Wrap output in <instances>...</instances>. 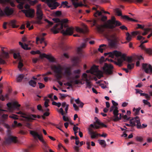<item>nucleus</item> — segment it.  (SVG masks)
Instances as JSON below:
<instances>
[{
	"label": "nucleus",
	"mask_w": 152,
	"mask_h": 152,
	"mask_svg": "<svg viewBox=\"0 0 152 152\" xmlns=\"http://www.w3.org/2000/svg\"><path fill=\"white\" fill-rule=\"evenodd\" d=\"M53 20L55 23H57L56 25L51 28V31L54 34L58 33L59 31L62 29L63 27L66 28L65 31L63 29L62 32L64 35H71L73 33L74 28L72 27H67L66 23L68 22V20L64 19L61 20L58 18H53Z\"/></svg>",
	"instance_id": "f257e3e1"
},
{
	"label": "nucleus",
	"mask_w": 152,
	"mask_h": 152,
	"mask_svg": "<svg viewBox=\"0 0 152 152\" xmlns=\"http://www.w3.org/2000/svg\"><path fill=\"white\" fill-rule=\"evenodd\" d=\"M121 23L119 21L116 20L114 16L111 17V19L107 21V23L104 25H98L96 26V28L98 32L101 33H103L104 31V27L113 29L115 27L120 26Z\"/></svg>",
	"instance_id": "f03ea898"
},
{
	"label": "nucleus",
	"mask_w": 152,
	"mask_h": 152,
	"mask_svg": "<svg viewBox=\"0 0 152 152\" xmlns=\"http://www.w3.org/2000/svg\"><path fill=\"white\" fill-rule=\"evenodd\" d=\"M90 38H86L84 40V42L82 43L80 46L77 48V52L79 56L75 57L73 58V61L74 62V66H77L78 63L80 61V58L83 56V52L82 50L83 48H85L86 46V43L89 40Z\"/></svg>",
	"instance_id": "7ed1b4c3"
},
{
	"label": "nucleus",
	"mask_w": 152,
	"mask_h": 152,
	"mask_svg": "<svg viewBox=\"0 0 152 152\" xmlns=\"http://www.w3.org/2000/svg\"><path fill=\"white\" fill-rule=\"evenodd\" d=\"M30 133L32 135L35 139L38 138L39 140L43 143L42 147V149L44 152H54L51 149L49 148V147L48 146L46 142L43 139L42 135H39L37 132L34 131H30Z\"/></svg>",
	"instance_id": "20e7f679"
},
{
	"label": "nucleus",
	"mask_w": 152,
	"mask_h": 152,
	"mask_svg": "<svg viewBox=\"0 0 152 152\" xmlns=\"http://www.w3.org/2000/svg\"><path fill=\"white\" fill-rule=\"evenodd\" d=\"M51 69L53 70L55 73V76L56 79L58 80H59L62 78V67L60 65L58 66L54 65L51 66Z\"/></svg>",
	"instance_id": "39448f33"
},
{
	"label": "nucleus",
	"mask_w": 152,
	"mask_h": 152,
	"mask_svg": "<svg viewBox=\"0 0 152 152\" xmlns=\"http://www.w3.org/2000/svg\"><path fill=\"white\" fill-rule=\"evenodd\" d=\"M40 5H38L37 7V19L34 22V23L38 24H41L43 23V22L41 21L43 18V15L42 12L40 7Z\"/></svg>",
	"instance_id": "423d86ee"
},
{
	"label": "nucleus",
	"mask_w": 152,
	"mask_h": 152,
	"mask_svg": "<svg viewBox=\"0 0 152 152\" xmlns=\"http://www.w3.org/2000/svg\"><path fill=\"white\" fill-rule=\"evenodd\" d=\"M110 37L111 39L110 40V45L113 47H116L120 40L118 37L117 36L116 34L114 33L110 34Z\"/></svg>",
	"instance_id": "0eeeda50"
},
{
	"label": "nucleus",
	"mask_w": 152,
	"mask_h": 152,
	"mask_svg": "<svg viewBox=\"0 0 152 152\" xmlns=\"http://www.w3.org/2000/svg\"><path fill=\"white\" fill-rule=\"evenodd\" d=\"M88 133L92 139L97 138L98 136L105 137L107 136V134L103 133L102 134H100L97 133L96 132L94 131V130L91 128H89L88 129Z\"/></svg>",
	"instance_id": "6e6552de"
},
{
	"label": "nucleus",
	"mask_w": 152,
	"mask_h": 152,
	"mask_svg": "<svg viewBox=\"0 0 152 152\" xmlns=\"http://www.w3.org/2000/svg\"><path fill=\"white\" fill-rule=\"evenodd\" d=\"M13 12V9L8 7H6L5 8L4 11H3L0 8V16H3L5 15L7 16H10Z\"/></svg>",
	"instance_id": "1a4fd4ad"
},
{
	"label": "nucleus",
	"mask_w": 152,
	"mask_h": 152,
	"mask_svg": "<svg viewBox=\"0 0 152 152\" xmlns=\"http://www.w3.org/2000/svg\"><path fill=\"white\" fill-rule=\"evenodd\" d=\"M56 0H42V1H46L48 7L52 10L56 9L58 6L59 4L56 1Z\"/></svg>",
	"instance_id": "9d476101"
},
{
	"label": "nucleus",
	"mask_w": 152,
	"mask_h": 152,
	"mask_svg": "<svg viewBox=\"0 0 152 152\" xmlns=\"http://www.w3.org/2000/svg\"><path fill=\"white\" fill-rule=\"evenodd\" d=\"M113 68V66L111 64H108L106 63L104 64L103 67V69L104 72L107 74L110 75L112 74V69Z\"/></svg>",
	"instance_id": "9b49d317"
},
{
	"label": "nucleus",
	"mask_w": 152,
	"mask_h": 152,
	"mask_svg": "<svg viewBox=\"0 0 152 152\" xmlns=\"http://www.w3.org/2000/svg\"><path fill=\"white\" fill-rule=\"evenodd\" d=\"M115 11L118 16H121L123 19H125L128 21H132L136 22L138 21L137 20L130 18L127 15H122L121 12L119 10V8H116L115 10Z\"/></svg>",
	"instance_id": "f8f14e48"
},
{
	"label": "nucleus",
	"mask_w": 152,
	"mask_h": 152,
	"mask_svg": "<svg viewBox=\"0 0 152 152\" xmlns=\"http://www.w3.org/2000/svg\"><path fill=\"white\" fill-rule=\"evenodd\" d=\"M17 142L18 140L16 137L10 136L5 139L4 143L5 144H9L12 142L16 143Z\"/></svg>",
	"instance_id": "ddd939ff"
},
{
	"label": "nucleus",
	"mask_w": 152,
	"mask_h": 152,
	"mask_svg": "<svg viewBox=\"0 0 152 152\" xmlns=\"http://www.w3.org/2000/svg\"><path fill=\"white\" fill-rule=\"evenodd\" d=\"M22 11L25 13L26 16L27 17L32 18L34 16V9L23 10Z\"/></svg>",
	"instance_id": "4468645a"
},
{
	"label": "nucleus",
	"mask_w": 152,
	"mask_h": 152,
	"mask_svg": "<svg viewBox=\"0 0 152 152\" xmlns=\"http://www.w3.org/2000/svg\"><path fill=\"white\" fill-rule=\"evenodd\" d=\"M64 75L67 80L72 79L70 76L72 75L71 69L70 67H66L64 70Z\"/></svg>",
	"instance_id": "2eb2a0df"
},
{
	"label": "nucleus",
	"mask_w": 152,
	"mask_h": 152,
	"mask_svg": "<svg viewBox=\"0 0 152 152\" xmlns=\"http://www.w3.org/2000/svg\"><path fill=\"white\" fill-rule=\"evenodd\" d=\"M91 73L93 74L94 73H97L98 74V77L100 79L101 77L103 76L102 74L100 73V71L99 70L98 67L96 66H94L91 68Z\"/></svg>",
	"instance_id": "dca6fc26"
},
{
	"label": "nucleus",
	"mask_w": 152,
	"mask_h": 152,
	"mask_svg": "<svg viewBox=\"0 0 152 152\" xmlns=\"http://www.w3.org/2000/svg\"><path fill=\"white\" fill-rule=\"evenodd\" d=\"M23 118H25L27 120L31 121L35 120V118H37V115H35L29 114H26L25 116H21Z\"/></svg>",
	"instance_id": "f3484780"
},
{
	"label": "nucleus",
	"mask_w": 152,
	"mask_h": 152,
	"mask_svg": "<svg viewBox=\"0 0 152 152\" xmlns=\"http://www.w3.org/2000/svg\"><path fill=\"white\" fill-rule=\"evenodd\" d=\"M142 67L146 73H149V69L150 72L152 73V66L151 65L148 64H143Z\"/></svg>",
	"instance_id": "a211bd4d"
},
{
	"label": "nucleus",
	"mask_w": 152,
	"mask_h": 152,
	"mask_svg": "<svg viewBox=\"0 0 152 152\" xmlns=\"http://www.w3.org/2000/svg\"><path fill=\"white\" fill-rule=\"evenodd\" d=\"M40 56L42 58L44 57L46 58L50 62H53L55 61V58L50 55H47L45 53H43L40 54Z\"/></svg>",
	"instance_id": "6ab92c4d"
},
{
	"label": "nucleus",
	"mask_w": 152,
	"mask_h": 152,
	"mask_svg": "<svg viewBox=\"0 0 152 152\" xmlns=\"http://www.w3.org/2000/svg\"><path fill=\"white\" fill-rule=\"evenodd\" d=\"M7 105L10 110H12L17 107H19L20 106V104H18L15 102L13 103L9 102L7 104Z\"/></svg>",
	"instance_id": "aec40b11"
},
{
	"label": "nucleus",
	"mask_w": 152,
	"mask_h": 152,
	"mask_svg": "<svg viewBox=\"0 0 152 152\" xmlns=\"http://www.w3.org/2000/svg\"><path fill=\"white\" fill-rule=\"evenodd\" d=\"M113 114L114 115V117L115 118L113 119V121L116 122L118 120V115H119L118 110L117 107H115V109H114L113 111Z\"/></svg>",
	"instance_id": "412c9836"
},
{
	"label": "nucleus",
	"mask_w": 152,
	"mask_h": 152,
	"mask_svg": "<svg viewBox=\"0 0 152 152\" xmlns=\"http://www.w3.org/2000/svg\"><path fill=\"white\" fill-rule=\"evenodd\" d=\"M76 30L77 32L83 34H85L88 31V29L86 26H85V29L79 27H77L76 28Z\"/></svg>",
	"instance_id": "4be33fe9"
},
{
	"label": "nucleus",
	"mask_w": 152,
	"mask_h": 152,
	"mask_svg": "<svg viewBox=\"0 0 152 152\" xmlns=\"http://www.w3.org/2000/svg\"><path fill=\"white\" fill-rule=\"evenodd\" d=\"M121 52L115 50L112 52V53H111V56H112V58H113L115 56L117 57L121 56Z\"/></svg>",
	"instance_id": "5701e85b"
},
{
	"label": "nucleus",
	"mask_w": 152,
	"mask_h": 152,
	"mask_svg": "<svg viewBox=\"0 0 152 152\" xmlns=\"http://www.w3.org/2000/svg\"><path fill=\"white\" fill-rule=\"evenodd\" d=\"M78 0H71L72 4L74 6L75 8H77L78 7H82L83 5V4L82 3H78L75 2Z\"/></svg>",
	"instance_id": "b1692460"
},
{
	"label": "nucleus",
	"mask_w": 152,
	"mask_h": 152,
	"mask_svg": "<svg viewBox=\"0 0 152 152\" xmlns=\"http://www.w3.org/2000/svg\"><path fill=\"white\" fill-rule=\"evenodd\" d=\"M4 48H1L2 51L1 57L4 58H8L9 57V53L8 52H5L3 50Z\"/></svg>",
	"instance_id": "393cba45"
},
{
	"label": "nucleus",
	"mask_w": 152,
	"mask_h": 152,
	"mask_svg": "<svg viewBox=\"0 0 152 152\" xmlns=\"http://www.w3.org/2000/svg\"><path fill=\"white\" fill-rule=\"evenodd\" d=\"M137 122V128L138 129H142L144 128H145L147 126L146 124H143L142 126L140 122H139V121H136Z\"/></svg>",
	"instance_id": "a878e982"
},
{
	"label": "nucleus",
	"mask_w": 152,
	"mask_h": 152,
	"mask_svg": "<svg viewBox=\"0 0 152 152\" xmlns=\"http://www.w3.org/2000/svg\"><path fill=\"white\" fill-rule=\"evenodd\" d=\"M19 43L21 47L24 50H30L31 48V47H28V44L25 43L24 45L20 42Z\"/></svg>",
	"instance_id": "bb28decb"
},
{
	"label": "nucleus",
	"mask_w": 152,
	"mask_h": 152,
	"mask_svg": "<svg viewBox=\"0 0 152 152\" xmlns=\"http://www.w3.org/2000/svg\"><path fill=\"white\" fill-rule=\"evenodd\" d=\"M83 80L86 81V85L87 87L89 88H91L92 85L91 82L89 81V80L88 79H83Z\"/></svg>",
	"instance_id": "cd10ccee"
},
{
	"label": "nucleus",
	"mask_w": 152,
	"mask_h": 152,
	"mask_svg": "<svg viewBox=\"0 0 152 152\" xmlns=\"http://www.w3.org/2000/svg\"><path fill=\"white\" fill-rule=\"evenodd\" d=\"M69 82H68L66 83H64V85L68 86L69 87H72L73 86L72 84L73 83V80H72V79H70V80H68Z\"/></svg>",
	"instance_id": "c85d7f7f"
},
{
	"label": "nucleus",
	"mask_w": 152,
	"mask_h": 152,
	"mask_svg": "<svg viewBox=\"0 0 152 152\" xmlns=\"http://www.w3.org/2000/svg\"><path fill=\"white\" fill-rule=\"evenodd\" d=\"M24 78V75L23 74L19 75L16 78V80L17 82H19L21 81L22 79Z\"/></svg>",
	"instance_id": "c756f323"
},
{
	"label": "nucleus",
	"mask_w": 152,
	"mask_h": 152,
	"mask_svg": "<svg viewBox=\"0 0 152 152\" xmlns=\"http://www.w3.org/2000/svg\"><path fill=\"white\" fill-rule=\"evenodd\" d=\"M16 21L13 20H11L10 22V24L12 26L13 28H16L18 27L16 25Z\"/></svg>",
	"instance_id": "7c9ffc66"
},
{
	"label": "nucleus",
	"mask_w": 152,
	"mask_h": 152,
	"mask_svg": "<svg viewBox=\"0 0 152 152\" xmlns=\"http://www.w3.org/2000/svg\"><path fill=\"white\" fill-rule=\"evenodd\" d=\"M99 144L102 145L103 147H105L106 145L105 141L104 140H99Z\"/></svg>",
	"instance_id": "2f4dec72"
},
{
	"label": "nucleus",
	"mask_w": 152,
	"mask_h": 152,
	"mask_svg": "<svg viewBox=\"0 0 152 152\" xmlns=\"http://www.w3.org/2000/svg\"><path fill=\"white\" fill-rule=\"evenodd\" d=\"M96 123L99 126H100L102 127H107V126L106 125H105L104 123L102 122H101L99 121V120H97L96 121Z\"/></svg>",
	"instance_id": "473e14b6"
},
{
	"label": "nucleus",
	"mask_w": 152,
	"mask_h": 152,
	"mask_svg": "<svg viewBox=\"0 0 152 152\" xmlns=\"http://www.w3.org/2000/svg\"><path fill=\"white\" fill-rule=\"evenodd\" d=\"M106 46V45L104 44L100 45L99 46V48L98 49V51L101 53H102L103 52V50L104 49H105V48H102L104 46L105 47Z\"/></svg>",
	"instance_id": "72a5a7b5"
},
{
	"label": "nucleus",
	"mask_w": 152,
	"mask_h": 152,
	"mask_svg": "<svg viewBox=\"0 0 152 152\" xmlns=\"http://www.w3.org/2000/svg\"><path fill=\"white\" fill-rule=\"evenodd\" d=\"M29 83L31 86L34 87L36 85L37 82L34 80H31L29 81Z\"/></svg>",
	"instance_id": "f704fd0d"
},
{
	"label": "nucleus",
	"mask_w": 152,
	"mask_h": 152,
	"mask_svg": "<svg viewBox=\"0 0 152 152\" xmlns=\"http://www.w3.org/2000/svg\"><path fill=\"white\" fill-rule=\"evenodd\" d=\"M126 61L129 63H131L133 61V59L132 56H128L126 57Z\"/></svg>",
	"instance_id": "c9c22d12"
},
{
	"label": "nucleus",
	"mask_w": 152,
	"mask_h": 152,
	"mask_svg": "<svg viewBox=\"0 0 152 152\" xmlns=\"http://www.w3.org/2000/svg\"><path fill=\"white\" fill-rule=\"evenodd\" d=\"M134 121L133 118H132L130 120L129 123L131 125V126L134 127L135 126H137V124H136V122H135L134 121Z\"/></svg>",
	"instance_id": "e433bc0d"
},
{
	"label": "nucleus",
	"mask_w": 152,
	"mask_h": 152,
	"mask_svg": "<svg viewBox=\"0 0 152 152\" xmlns=\"http://www.w3.org/2000/svg\"><path fill=\"white\" fill-rule=\"evenodd\" d=\"M126 39L128 41V42H129L132 39V36L130 35V34L128 32H127L126 34Z\"/></svg>",
	"instance_id": "4c0bfd02"
},
{
	"label": "nucleus",
	"mask_w": 152,
	"mask_h": 152,
	"mask_svg": "<svg viewBox=\"0 0 152 152\" xmlns=\"http://www.w3.org/2000/svg\"><path fill=\"white\" fill-rule=\"evenodd\" d=\"M8 115L3 114L1 116V118L2 119V121L3 122H4L5 121L7 118Z\"/></svg>",
	"instance_id": "58836bf2"
},
{
	"label": "nucleus",
	"mask_w": 152,
	"mask_h": 152,
	"mask_svg": "<svg viewBox=\"0 0 152 152\" xmlns=\"http://www.w3.org/2000/svg\"><path fill=\"white\" fill-rule=\"evenodd\" d=\"M145 52L149 55H152V49L151 48H149L145 49Z\"/></svg>",
	"instance_id": "ea45409f"
},
{
	"label": "nucleus",
	"mask_w": 152,
	"mask_h": 152,
	"mask_svg": "<svg viewBox=\"0 0 152 152\" xmlns=\"http://www.w3.org/2000/svg\"><path fill=\"white\" fill-rule=\"evenodd\" d=\"M38 2L37 0H29V2L30 4L32 5H34Z\"/></svg>",
	"instance_id": "a19ab883"
},
{
	"label": "nucleus",
	"mask_w": 152,
	"mask_h": 152,
	"mask_svg": "<svg viewBox=\"0 0 152 152\" xmlns=\"http://www.w3.org/2000/svg\"><path fill=\"white\" fill-rule=\"evenodd\" d=\"M134 66V64L133 63H132L131 64H128L127 65V68L129 69H132Z\"/></svg>",
	"instance_id": "79ce46f5"
},
{
	"label": "nucleus",
	"mask_w": 152,
	"mask_h": 152,
	"mask_svg": "<svg viewBox=\"0 0 152 152\" xmlns=\"http://www.w3.org/2000/svg\"><path fill=\"white\" fill-rule=\"evenodd\" d=\"M52 104L53 105L57 106L58 107H59L61 105V104L60 102L57 103L54 101L52 102Z\"/></svg>",
	"instance_id": "37998d69"
},
{
	"label": "nucleus",
	"mask_w": 152,
	"mask_h": 152,
	"mask_svg": "<svg viewBox=\"0 0 152 152\" xmlns=\"http://www.w3.org/2000/svg\"><path fill=\"white\" fill-rule=\"evenodd\" d=\"M60 126L58 124H55L54 125V126H55L56 128L61 131L62 132L64 133V132L61 128V127L62 126V124H61V123H60Z\"/></svg>",
	"instance_id": "c03bdc74"
},
{
	"label": "nucleus",
	"mask_w": 152,
	"mask_h": 152,
	"mask_svg": "<svg viewBox=\"0 0 152 152\" xmlns=\"http://www.w3.org/2000/svg\"><path fill=\"white\" fill-rule=\"evenodd\" d=\"M136 140L137 141L141 142L143 141V138L141 137L137 136Z\"/></svg>",
	"instance_id": "a18cd8bd"
},
{
	"label": "nucleus",
	"mask_w": 152,
	"mask_h": 152,
	"mask_svg": "<svg viewBox=\"0 0 152 152\" xmlns=\"http://www.w3.org/2000/svg\"><path fill=\"white\" fill-rule=\"evenodd\" d=\"M131 34L132 36H135L138 34L140 35L141 34V33L139 31H135L132 32Z\"/></svg>",
	"instance_id": "49530a36"
},
{
	"label": "nucleus",
	"mask_w": 152,
	"mask_h": 152,
	"mask_svg": "<svg viewBox=\"0 0 152 152\" xmlns=\"http://www.w3.org/2000/svg\"><path fill=\"white\" fill-rule=\"evenodd\" d=\"M102 14V12H100L98 10H96V12L94 14V15L95 17H97V16L96 15H97L99 16H101Z\"/></svg>",
	"instance_id": "de8ad7c7"
},
{
	"label": "nucleus",
	"mask_w": 152,
	"mask_h": 152,
	"mask_svg": "<svg viewBox=\"0 0 152 152\" xmlns=\"http://www.w3.org/2000/svg\"><path fill=\"white\" fill-rule=\"evenodd\" d=\"M18 116L17 115L12 114L11 115H10L9 117L11 118H13L15 120H17L18 119Z\"/></svg>",
	"instance_id": "09e8293b"
},
{
	"label": "nucleus",
	"mask_w": 152,
	"mask_h": 152,
	"mask_svg": "<svg viewBox=\"0 0 152 152\" xmlns=\"http://www.w3.org/2000/svg\"><path fill=\"white\" fill-rule=\"evenodd\" d=\"M142 101L145 104L148 105L149 107H151L150 103L147 100L144 99Z\"/></svg>",
	"instance_id": "8fccbe9b"
},
{
	"label": "nucleus",
	"mask_w": 152,
	"mask_h": 152,
	"mask_svg": "<svg viewBox=\"0 0 152 152\" xmlns=\"http://www.w3.org/2000/svg\"><path fill=\"white\" fill-rule=\"evenodd\" d=\"M23 66V63L21 61H19L18 66V67L20 70Z\"/></svg>",
	"instance_id": "3c124183"
},
{
	"label": "nucleus",
	"mask_w": 152,
	"mask_h": 152,
	"mask_svg": "<svg viewBox=\"0 0 152 152\" xmlns=\"http://www.w3.org/2000/svg\"><path fill=\"white\" fill-rule=\"evenodd\" d=\"M144 31L145 32L142 33V35L143 36L146 35L147 34L148 32L150 31V29L149 28L145 29H144Z\"/></svg>",
	"instance_id": "603ef678"
},
{
	"label": "nucleus",
	"mask_w": 152,
	"mask_h": 152,
	"mask_svg": "<svg viewBox=\"0 0 152 152\" xmlns=\"http://www.w3.org/2000/svg\"><path fill=\"white\" fill-rule=\"evenodd\" d=\"M49 102V100L48 99H46L45 101V106L46 108L49 105L48 104V103Z\"/></svg>",
	"instance_id": "864d4df0"
},
{
	"label": "nucleus",
	"mask_w": 152,
	"mask_h": 152,
	"mask_svg": "<svg viewBox=\"0 0 152 152\" xmlns=\"http://www.w3.org/2000/svg\"><path fill=\"white\" fill-rule=\"evenodd\" d=\"M134 58L135 59H138L139 60H141V59H143L142 57L141 56H136L134 57Z\"/></svg>",
	"instance_id": "5fc2aeb1"
},
{
	"label": "nucleus",
	"mask_w": 152,
	"mask_h": 152,
	"mask_svg": "<svg viewBox=\"0 0 152 152\" xmlns=\"http://www.w3.org/2000/svg\"><path fill=\"white\" fill-rule=\"evenodd\" d=\"M38 84L39 85V88L40 89H42L45 87V85L41 83H38Z\"/></svg>",
	"instance_id": "6e6d98bb"
},
{
	"label": "nucleus",
	"mask_w": 152,
	"mask_h": 152,
	"mask_svg": "<svg viewBox=\"0 0 152 152\" xmlns=\"http://www.w3.org/2000/svg\"><path fill=\"white\" fill-rule=\"evenodd\" d=\"M59 95L61 97L62 99H64L67 96H69L68 95L61 94L60 93L59 94Z\"/></svg>",
	"instance_id": "4d7b16f0"
},
{
	"label": "nucleus",
	"mask_w": 152,
	"mask_h": 152,
	"mask_svg": "<svg viewBox=\"0 0 152 152\" xmlns=\"http://www.w3.org/2000/svg\"><path fill=\"white\" fill-rule=\"evenodd\" d=\"M16 113L18 114H20V115H21V117H22L21 116L22 115V116H25V115H26V114L24 113H23V112H22L21 111H20L18 112H16Z\"/></svg>",
	"instance_id": "13d9d810"
},
{
	"label": "nucleus",
	"mask_w": 152,
	"mask_h": 152,
	"mask_svg": "<svg viewBox=\"0 0 152 152\" xmlns=\"http://www.w3.org/2000/svg\"><path fill=\"white\" fill-rule=\"evenodd\" d=\"M73 107L74 108L75 110L76 111H78L79 110V108L74 103L73 104Z\"/></svg>",
	"instance_id": "bf43d9fd"
},
{
	"label": "nucleus",
	"mask_w": 152,
	"mask_h": 152,
	"mask_svg": "<svg viewBox=\"0 0 152 152\" xmlns=\"http://www.w3.org/2000/svg\"><path fill=\"white\" fill-rule=\"evenodd\" d=\"M44 20L47 22L50 26H52L53 24V23L52 22L49 21L47 19H45Z\"/></svg>",
	"instance_id": "052dcab7"
},
{
	"label": "nucleus",
	"mask_w": 152,
	"mask_h": 152,
	"mask_svg": "<svg viewBox=\"0 0 152 152\" xmlns=\"http://www.w3.org/2000/svg\"><path fill=\"white\" fill-rule=\"evenodd\" d=\"M121 58H122L124 61H126V55L125 54H123L121 53Z\"/></svg>",
	"instance_id": "680f3d73"
},
{
	"label": "nucleus",
	"mask_w": 152,
	"mask_h": 152,
	"mask_svg": "<svg viewBox=\"0 0 152 152\" xmlns=\"http://www.w3.org/2000/svg\"><path fill=\"white\" fill-rule=\"evenodd\" d=\"M73 83L74 84H79V80H74L73 79Z\"/></svg>",
	"instance_id": "e2e57ef3"
},
{
	"label": "nucleus",
	"mask_w": 152,
	"mask_h": 152,
	"mask_svg": "<svg viewBox=\"0 0 152 152\" xmlns=\"http://www.w3.org/2000/svg\"><path fill=\"white\" fill-rule=\"evenodd\" d=\"M58 112L60 113L62 115H64V110L62 108H61L59 109V110L58 111Z\"/></svg>",
	"instance_id": "0e129e2a"
},
{
	"label": "nucleus",
	"mask_w": 152,
	"mask_h": 152,
	"mask_svg": "<svg viewBox=\"0 0 152 152\" xmlns=\"http://www.w3.org/2000/svg\"><path fill=\"white\" fill-rule=\"evenodd\" d=\"M80 69L75 70L74 71L73 73L75 74H80Z\"/></svg>",
	"instance_id": "69168bd1"
},
{
	"label": "nucleus",
	"mask_w": 152,
	"mask_h": 152,
	"mask_svg": "<svg viewBox=\"0 0 152 152\" xmlns=\"http://www.w3.org/2000/svg\"><path fill=\"white\" fill-rule=\"evenodd\" d=\"M107 17L106 16H102L101 18V20L103 21H105L107 20Z\"/></svg>",
	"instance_id": "338daca9"
},
{
	"label": "nucleus",
	"mask_w": 152,
	"mask_h": 152,
	"mask_svg": "<svg viewBox=\"0 0 152 152\" xmlns=\"http://www.w3.org/2000/svg\"><path fill=\"white\" fill-rule=\"evenodd\" d=\"M20 55L19 54H17L16 53H14L13 54V57L15 59L17 58L18 57L20 56Z\"/></svg>",
	"instance_id": "774afa93"
}]
</instances>
